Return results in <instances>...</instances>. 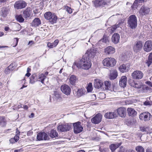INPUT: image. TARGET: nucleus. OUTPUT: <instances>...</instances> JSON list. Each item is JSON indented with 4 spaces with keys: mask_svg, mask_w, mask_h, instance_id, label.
I'll return each mask as SVG.
<instances>
[{
    "mask_svg": "<svg viewBox=\"0 0 152 152\" xmlns=\"http://www.w3.org/2000/svg\"><path fill=\"white\" fill-rule=\"evenodd\" d=\"M91 60L89 58H87L83 56L82 58L77 63H74L72 67L74 68L75 66L78 68H81L84 69H89L91 66Z\"/></svg>",
    "mask_w": 152,
    "mask_h": 152,
    "instance_id": "nucleus-1",
    "label": "nucleus"
},
{
    "mask_svg": "<svg viewBox=\"0 0 152 152\" xmlns=\"http://www.w3.org/2000/svg\"><path fill=\"white\" fill-rule=\"evenodd\" d=\"M127 23L130 28H135L137 26V20L136 16L134 15H130L128 18Z\"/></svg>",
    "mask_w": 152,
    "mask_h": 152,
    "instance_id": "nucleus-2",
    "label": "nucleus"
},
{
    "mask_svg": "<svg viewBox=\"0 0 152 152\" xmlns=\"http://www.w3.org/2000/svg\"><path fill=\"white\" fill-rule=\"evenodd\" d=\"M116 63V61L113 58H107L103 61L104 66L107 67H113L115 65Z\"/></svg>",
    "mask_w": 152,
    "mask_h": 152,
    "instance_id": "nucleus-3",
    "label": "nucleus"
},
{
    "mask_svg": "<svg viewBox=\"0 0 152 152\" xmlns=\"http://www.w3.org/2000/svg\"><path fill=\"white\" fill-rule=\"evenodd\" d=\"M110 0H96L94 2V6L96 7H105L108 5Z\"/></svg>",
    "mask_w": 152,
    "mask_h": 152,
    "instance_id": "nucleus-4",
    "label": "nucleus"
},
{
    "mask_svg": "<svg viewBox=\"0 0 152 152\" xmlns=\"http://www.w3.org/2000/svg\"><path fill=\"white\" fill-rule=\"evenodd\" d=\"M27 5V3L23 0H19L16 1L14 7L15 9L18 10L25 8Z\"/></svg>",
    "mask_w": 152,
    "mask_h": 152,
    "instance_id": "nucleus-5",
    "label": "nucleus"
},
{
    "mask_svg": "<svg viewBox=\"0 0 152 152\" xmlns=\"http://www.w3.org/2000/svg\"><path fill=\"white\" fill-rule=\"evenodd\" d=\"M74 126V132L77 134L82 132L83 130V127L81 125L80 122H78L73 124Z\"/></svg>",
    "mask_w": 152,
    "mask_h": 152,
    "instance_id": "nucleus-6",
    "label": "nucleus"
},
{
    "mask_svg": "<svg viewBox=\"0 0 152 152\" xmlns=\"http://www.w3.org/2000/svg\"><path fill=\"white\" fill-rule=\"evenodd\" d=\"M71 129L70 125L66 124H61L58 125L57 127L58 130L61 132L67 131Z\"/></svg>",
    "mask_w": 152,
    "mask_h": 152,
    "instance_id": "nucleus-7",
    "label": "nucleus"
},
{
    "mask_svg": "<svg viewBox=\"0 0 152 152\" xmlns=\"http://www.w3.org/2000/svg\"><path fill=\"white\" fill-rule=\"evenodd\" d=\"M96 53V50L91 49L88 50L83 56L87 58H89L91 60V58L94 57Z\"/></svg>",
    "mask_w": 152,
    "mask_h": 152,
    "instance_id": "nucleus-8",
    "label": "nucleus"
},
{
    "mask_svg": "<svg viewBox=\"0 0 152 152\" xmlns=\"http://www.w3.org/2000/svg\"><path fill=\"white\" fill-rule=\"evenodd\" d=\"M143 73L140 70H136L134 71L132 74V78L135 79H140L143 76Z\"/></svg>",
    "mask_w": 152,
    "mask_h": 152,
    "instance_id": "nucleus-9",
    "label": "nucleus"
},
{
    "mask_svg": "<svg viewBox=\"0 0 152 152\" xmlns=\"http://www.w3.org/2000/svg\"><path fill=\"white\" fill-rule=\"evenodd\" d=\"M151 117V115L148 112H144L141 113L139 115V118L141 120H144L146 121L149 120Z\"/></svg>",
    "mask_w": 152,
    "mask_h": 152,
    "instance_id": "nucleus-10",
    "label": "nucleus"
},
{
    "mask_svg": "<svg viewBox=\"0 0 152 152\" xmlns=\"http://www.w3.org/2000/svg\"><path fill=\"white\" fill-rule=\"evenodd\" d=\"M144 50L147 52H149L152 50V41L148 40L145 42L144 47Z\"/></svg>",
    "mask_w": 152,
    "mask_h": 152,
    "instance_id": "nucleus-11",
    "label": "nucleus"
},
{
    "mask_svg": "<svg viewBox=\"0 0 152 152\" xmlns=\"http://www.w3.org/2000/svg\"><path fill=\"white\" fill-rule=\"evenodd\" d=\"M61 89L62 92L66 95H69L71 93V89L69 86L64 84L61 86Z\"/></svg>",
    "mask_w": 152,
    "mask_h": 152,
    "instance_id": "nucleus-12",
    "label": "nucleus"
},
{
    "mask_svg": "<svg viewBox=\"0 0 152 152\" xmlns=\"http://www.w3.org/2000/svg\"><path fill=\"white\" fill-rule=\"evenodd\" d=\"M37 140L39 141L43 140H47L49 138L47 134L44 132L39 133L37 135Z\"/></svg>",
    "mask_w": 152,
    "mask_h": 152,
    "instance_id": "nucleus-13",
    "label": "nucleus"
},
{
    "mask_svg": "<svg viewBox=\"0 0 152 152\" xmlns=\"http://www.w3.org/2000/svg\"><path fill=\"white\" fill-rule=\"evenodd\" d=\"M102 115L100 114H97L91 119L92 122L95 124H98L101 121Z\"/></svg>",
    "mask_w": 152,
    "mask_h": 152,
    "instance_id": "nucleus-14",
    "label": "nucleus"
},
{
    "mask_svg": "<svg viewBox=\"0 0 152 152\" xmlns=\"http://www.w3.org/2000/svg\"><path fill=\"white\" fill-rule=\"evenodd\" d=\"M10 11V9L8 7H3L1 9L0 15L3 17H6L9 14Z\"/></svg>",
    "mask_w": 152,
    "mask_h": 152,
    "instance_id": "nucleus-15",
    "label": "nucleus"
},
{
    "mask_svg": "<svg viewBox=\"0 0 152 152\" xmlns=\"http://www.w3.org/2000/svg\"><path fill=\"white\" fill-rule=\"evenodd\" d=\"M142 44L140 41H138L135 43L134 45L133 49L135 52H137L140 51L142 48Z\"/></svg>",
    "mask_w": 152,
    "mask_h": 152,
    "instance_id": "nucleus-16",
    "label": "nucleus"
},
{
    "mask_svg": "<svg viewBox=\"0 0 152 152\" xmlns=\"http://www.w3.org/2000/svg\"><path fill=\"white\" fill-rule=\"evenodd\" d=\"M130 66V64H123L119 66V69L122 72H127L129 69Z\"/></svg>",
    "mask_w": 152,
    "mask_h": 152,
    "instance_id": "nucleus-17",
    "label": "nucleus"
},
{
    "mask_svg": "<svg viewBox=\"0 0 152 152\" xmlns=\"http://www.w3.org/2000/svg\"><path fill=\"white\" fill-rule=\"evenodd\" d=\"M150 11L149 8L143 6L140 10V13L142 15H146L148 14Z\"/></svg>",
    "mask_w": 152,
    "mask_h": 152,
    "instance_id": "nucleus-18",
    "label": "nucleus"
},
{
    "mask_svg": "<svg viewBox=\"0 0 152 152\" xmlns=\"http://www.w3.org/2000/svg\"><path fill=\"white\" fill-rule=\"evenodd\" d=\"M126 109L124 107H120L117 110L118 114L122 117H125L126 115Z\"/></svg>",
    "mask_w": 152,
    "mask_h": 152,
    "instance_id": "nucleus-19",
    "label": "nucleus"
},
{
    "mask_svg": "<svg viewBox=\"0 0 152 152\" xmlns=\"http://www.w3.org/2000/svg\"><path fill=\"white\" fill-rule=\"evenodd\" d=\"M127 77L126 76H122L119 81V85L122 87L124 88L126 86Z\"/></svg>",
    "mask_w": 152,
    "mask_h": 152,
    "instance_id": "nucleus-20",
    "label": "nucleus"
},
{
    "mask_svg": "<svg viewBox=\"0 0 152 152\" xmlns=\"http://www.w3.org/2000/svg\"><path fill=\"white\" fill-rule=\"evenodd\" d=\"M104 52L108 54H113L115 52V49L112 46H109L105 49Z\"/></svg>",
    "mask_w": 152,
    "mask_h": 152,
    "instance_id": "nucleus-21",
    "label": "nucleus"
},
{
    "mask_svg": "<svg viewBox=\"0 0 152 152\" xmlns=\"http://www.w3.org/2000/svg\"><path fill=\"white\" fill-rule=\"evenodd\" d=\"M31 13V8L30 7L27 8L23 12V16L25 18L30 17Z\"/></svg>",
    "mask_w": 152,
    "mask_h": 152,
    "instance_id": "nucleus-22",
    "label": "nucleus"
},
{
    "mask_svg": "<svg viewBox=\"0 0 152 152\" xmlns=\"http://www.w3.org/2000/svg\"><path fill=\"white\" fill-rule=\"evenodd\" d=\"M103 83L101 80L98 79L95 80L94 81V87L98 89L102 87L103 85Z\"/></svg>",
    "mask_w": 152,
    "mask_h": 152,
    "instance_id": "nucleus-23",
    "label": "nucleus"
},
{
    "mask_svg": "<svg viewBox=\"0 0 152 152\" xmlns=\"http://www.w3.org/2000/svg\"><path fill=\"white\" fill-rule=\"evenodd\" d=\"M121 143H115L112 144L110 145L109 147L110 149L111 150L112 152H114L115 149L118 148L121 145Z\"/></svg>",
    "mask_w": 152,
    "mask_h": 152,
    "instance_id": "nucleus-24",
    "label": "nucleus"
},
{
    "mask_svg": "<svg viewBox=\"0 0 152 152\" xmlns=\"http://www.w3.org/2000/svg\"><path fill=\"white\" fill-rule=\"evenodd\" d=\"M104 116L106 118L112 119L116 117V115L114 112H110L106 113Z\"/></svg>",
    "mask_w": 152,
    "mask_h": 152,
    "instance_id": "nucleus-25",
    "label": "nucleus"
},
{
    "mask_svg": "<svg viewBox=\"0 0 152 152\" xmlns=\"http://www.w3.org/2000/svg\"><path fill=\"white\" fill-rule=\"evenodd\" d=\"M119 39V35L118 33H115L113 35L112 40L114 43L116 44L118 42Z\"/></svg>",
    "mask_w": 152,
    "mask_h": 152,
    "instance_id": "nucleus-26",
    "label": "nucleus"
},
{
    "mask_svg": "<svg viewBox=\"0 0 152 152\" xmlns=\"http://www.w3.org/2000/svg\"><path fill=\"white\" fill-rule=\"evenodd\" d=\"M41 24V21L38 18H36L33 20L31 23L32 26L34 27H37Z\"/></svg>",
    "mask_w": 152,
    "mask_h": 152,
    "instance_id": "nucleus-27",
    "label": "nucleus"
},
{
    "mask_svg": "<svg viewBox=\"0 0 152 152\" xmlns=\"http://www.w3.org/2000/svg\"><path fill=\"white\" fill-rule=\"evenodd\" d=\"M118 76L117 72L116 70H112L110 71V78L111 80L115 79Z\"/></svg>",
    "mask_w": 152,
    "mask_h": 152,
    "instance_id": "nucleus-28",
    "label": "nucleus"
},
{
    "mask_svg": "<svg viewBox=\"0 0 152 152\" xmlns=\"http://www.w3.org/2000/svg\"><path fill=\"white\" fill-rule=\"evenodd\" d=\"M127 110L128 114L130 116H134L137 115V112L133 108H129L127 109Z\"/></svg>",
    "mask_w": 152,
    "mask_h": 152,
    "instance_id": "nucleus-29",
    "label": "nucleus"
},
{
    "mask_svg": "<svg viewBox=\"0 0 152 152\" xmlns=\"http://www.w3.org/2000/svg\"><path fill=\"white\" fill-rule=\"evenodd\" d=\"M58 42L59 40L58 39H56L53 43H48L47 46L50 48H52L56 47L58 45Z\"/></svg>",
    "mask_w": 152,
    "mask_h": 152,
    "instance_id": "nucleus-30",
    "label": "nucleus"
},
{
    "mask_svg": "<svg viewBox=\"0 0 152 152\" xmlns=\"http://www.w3.org/2000/svg\"><path fill=\"white\" fill-rule=\"evenodd\" d=\"M49 135L52 138L58 137V134L56 130L53 129L51 130Z\"/></svg>",
    "mask_w": 152,
    "mask_h": 152,
    "instance_id": "nucleus-31",
    "label": "nucleus"
},
{
    "mask_svg": "<svg viewBox=\"0 0 152 152\" xmlns=\"http://www.w3.org/2000/svg\"><path fill=\"white\" fill-rule=\"evenodd\" d=\"M77 77L73 75H71L70 77L69 80L70 83L72 84H74L77 81Z\"/></svg>",
    "mask_w": 152,
    "mask_h": 152,
    "instance_id": "nucleus-32",
    "label": "nucleus"
},
{
    "mask_svg": "<svg viewBox=\"0 0 152 152\" xmlns=\"http://www.w3.org/2000/svg\"><path fill=\"white\" fill-rule=\"evenodd\" d=\"M57 20V17L56 15L53 13V14L50 17V19L49 20V22H50L51 23L53 24L55 23L56 22Z\"/></svg>",
    "mask_w": 152,
    "mask_h": 152,
    "instance_id": "nucleus-33",
    "label": "nucleus"
},
{
    "mask_svg": "<svg viewBox=\"0 0 152 152\" xmlns=\"http://www.w3.org/2000/svg\"><path fill=\"white\" fill-rule=\"evenodd\" d=\"M152 63V52L149 53L148 56V60L146 62V64L149 66Z\"/></svg>",
    "mask_w": 152,
    "mask_h": 152,
    "instance_id": "nucleus-34",
    "label": "nucleus"
},
{
    "mask_svg": "<svg viewBox=\"0 0 152 152\" xmlns=\"http://www.w3.org/2000/svg\"><path fill=\"white\" fill-rule=\"evenodd\" d=\"M15 66V64L14 63L11 64L8 66V67L6 68L5 70V72L6 74H8V72H7V70H11L12 71L14 69V66Z\"/></svg>",
    "mask_w": 152,
    "mask_h": 152,
    "instance_id": "nucleus-35",
    "label": "nucleus"
},
{
    "mask_svg": "<svg viewBox=\"0 0 152 152\" xmlns=\"http://www.w3.org/2000/svg\"><path fill=\"white\" fill-rule=\"evenodd\" d=\"M53 14V13L50 12H46L44 14V17L46 19L49 20L50 17Z\"/></svg>",
    "mask_w": 152,
    "mask_h": 152,
    "instance_id": "nucleus-36",
    "label": "nucleus"
},
{
    "mask_svg": "<svg viewBox=\"0 0 152 152\" xmlns=\"http://www.w3.org/2000/svg\"><path fill=\"white\" fill-rule=\"evenodd\" d=\"M36 75L35 74L32 75L30 77V83L31 84L34 83L37 81V80L35 79Z\"/></svg>",
    "mask_w": 152,
    "mask_h": 152,
    "instance_id": "nucleus-37",
    "label": "nucleus"
},
{
    "mask_svg": "<svg viewBox=\"0 0 152 152\" xmlns=\"http://www.w3.org/2000/svg\"><path fill=\"white\" fill-rule=\"evenodd\" d=\"M85 93V91L83 89H79L77 92V95L78 97H80L83 95Z\"/></svg>",
    "mask_w": 152,
    "mask_h": 152,
    "instance_id": "nucleus-38",
    "label": "nucleus"
},
{
    "mask_svg": "<svg viewBox=\"0 0 152 152\" xmlns=\"http://www.w3.org/2000/svg\"><path fill=\"white\" fill-rule=\"evenodd\" d=\"M16 18L17 20L20 23L23 22L24 20V19L23 18L22 15H17L16 16Z\"/></svg>",
    "mask_w": 152,
    "mask_h": 152,
    "instance_id": "nucleus-39",
    "label": "nucleus"
},
{
    "mask_svg": "<svg viewBox=\"0 0 152 152\" xmlns=\"http://www.w3.org/2000/svg\"><path fill=\"white\" fill-rule=\"evenodd\" d=\"M104 85L105 86V89L109 90L110 87L111 83L109 81H106L104 82Z\"/></svg>",
    "mask_w": 152,
    "mask_h": 152,
    "instance_id": "nucleus-40",
    "label": "nucleus"
},
{
    "mask_svg": "<svg viewBox=\"0 0 152 152\" xmlns=\"http://www.w3.org/2000/svg\"><path fill=\"white\" fill-rule=\"evenodd\" d=\"M46 78V76L43 74H41L39 76L38 78L40 79L39 81L43 83H44V80Z\"/></svg>",
    "mask_w": 152,
    "mask_h": 152,
    "instance_id": "nucleus-41",
    "label": "nucleus"
},
{
    "mask_svg": "<svg viewBox=\"0 0 152 152\" xmlns=\"http://www.w3.org/2000/svg\"><path fill=\"white\" fill-rule=\"evenodd\" d=\"M14 30L16 31H18L21 29V26L18 23L15 24L14 26Z\"/></svg>",
    "mask_w": 152,
    "mask_h": 152,
    "instance_id": "nucleus-42",
    "label": "nucleus"
},
{
    "mask_svg": "<svg viewBox=\"0 0 152 152\" xmlns=\"http://www.w3.org/2000/svg\"><path fill=\"white\" fill-rule=\"evenodd\" d=\"M133 86L134 88H139L141 87L142 84L140 83L139 82L134 83V84H133Z\"/></svg>",
    "mask_w": 152,
    "mask_h": 152,
    "instance_id": "nucleus-43",
    "label": "nucleus"
},
{
    "mask_svg": "<svg viewBox=\"0 0 152 152\" xmlns=\"http://www.w3.org/2000/svg\"><path fill=\"white\" fill-rule=\"evenodd\" d=\"M136 150L138 152H145L144 148L140 146L136 147Z\"/></svg>",
    "mask_w": 152,
    "mask_h": 152,
    "instance_id": "nucleus-44",
    "label": "nucleus"
},
{
    "mask_svg": "<svg viewBox=\"0 0 152 152\" xmlns=\"http://www.w3.org/2000/svg\"><path fill=\"white\" fill-rule=\"evenodd\" d=\"M87 91L88 92H91V91L93 89V88L92 87V84L91 83H89L87 88Z\"/></svg>",
    "mask_w": 152,
    "mask_h": 152,
    "instance_id": "nucleus-45",
    "label": "nucleus"
},
{
    "mask_svg": "<svg viewBox=\"0 0 152 152\" xmlns=\"http://www.w3.org/2000/svg\"><path fill=\"white\" fill-rule=\"evenodd\" d=\"M118 27V25H114L112 26V27H110L109 28V29L111 30V31H110L111 32H113Z\"/></svg>",
    "mask_w": 152,
    "mask_h": 152,
    "instance_id": "nucleus-46",
    "label": "nucleus"
},
{
    "mask_svg": "<svg viewBox=\"0 0 152 152\" xmlns=\"http://www.w3.org/2000/svg\"><path fill=\"white\" fill-rule=\"evenodd\" d=\"M108 42V39L106 38H105L99 40V43H101L102 42H103L105 43H107Z\"/></svg>",
    "mask_w": 152,
    "mask_h": 152,
    "instance_id": "nucleus-47",
    "label": "nucleus"
},
{
    "mask_svg": "<svg viewBox=\"0 0 152 152\" xmlns=\"http://www.w3.org/2000/svg\"><path fill=\"white\" fill-rule=\"evenodd\" d=\"M53 95L57 99H59L61 97L60 95L58 93L57 91H55L54 92Z\"/></svg>",
    "mask_w": 152,
    "mask_h": 152,
    "instance_id": "nucleus-48",
    "label": "nucleus"
},
{
    "mask_svg": "<svg viewBox=\"0 0 152 152\" xmlns=\"http://www.w3.org/2000/svg\"><path fill=\"white\" fill-rule=\"evenodd\" d=\"M65 9L66 10V11L70 14H71L72 12V10L71 8L68 6H66L65 7Z\"/></svg>",
    "mask_w": 152,
    "mask_h": 152,
    "instance_id": "nucleus-49",
    "label": "nucleus"
},
{
    "mask_svg": "<svg viewBox=\"0 0 152 152\" xmlns=\"http://www.w3.org/2000/svg\"><path fill=\"white\" fill-rule=\"evenodd\" d=\"M148 128H145L144 127H140V130L142 132H145L146 133L148 134V132H147V130L148 129Z\"/></svg>",
    "mask_w": 152,
    "mask_h": 152,
    "instance_id": "nucleus-50",
    "label": "nucleus"
},
{
    "mask_svg": "<svg viewBox=\"0 0 152 152\" xmlns=\"http://www.w3.org/2000/svg\"><path fill=\"white\" fill-rule=\"evenodd\" d=\"M138 3L137 1V0H135L133 3V5L132 6V8H136L137 7V4Z\"/></svg>",
    "mask_w": 152,
    "mask_h": 152,
    "instance_id": "nucleus-51",
    "label": "nucleus"
},
{
    "mask_svg": "<svg viewBox=\"0 0 152 152\" xmlns=\"http://www.w3.org/2000/svg\"><path fill=\"white\" fill-rule=\"evenodd\" d=\"M13 138L15 139V141L17 142L19 139V135L16 134L14 137V138Z\"/></svg>",
    "mask_w": 152,
    "mask_h": 152,
    "instance_id": "nucleus-52",
    "label": "nucleus"
},
{
    "mask_svg": "<svg viewBox=\"0 0 152 152\" xmlns=\"http://www.w3.org/2000/svg\"><path fill=\"white\" fill-rule=\"evenodd\" d=\"M18 40V38H15L14 39V41L15 42V44L13 47H15L17 45Z\"/></svg>",
    "mask_w": 152,
    "mask_h": 152,
    "instance_id": "nucleus-53",
    "label": "nucleus"
},
{
    "mask_svg": "<svg viewBox=\"0 0 152 152\" xmlns=\"http://www.w3.org/2000/svg\"><path fill=\"white\" fill-rule=\"evenodd\" d=\"M10 142L12 144L14 143L15 142H16V141H15V139H14L13 138H11L10 140Z\"/></svg>",
    "mask_w": 152,
    "mask_h": 152,
    "instance_id": "nucleus-54",
    "label": "nucleus"
},
{
    "mask_svg": "<svg viewBox=\"0 0 152 152\" xmlns=\"http://www.w3.org/2000/svg\"><path fill=\"white\" fill-rule=\"evenodd\" d=\"M33 132L31 131H29L28 132L27 134L28 136H30L33 134Z\"/></svg>",
    "mask_w": 152,
    "mask_h": 152,
    "instance_id": "nucleus-55",
    "label": "nucleus"
},
{
    "mask_svg": "<svg viewBox=\"0 0 152 152\" xmlns=\"http://www.w3.org/2000/svg\"><path fill=\"white\" fill-rule=\"evenodd\" d=\"M125 150L123 147H120L118 152H124Z\"/></svg>",
    "mask_w": 152,
    "mask_h": 152,
    "instance_id": "nucleus-56",
    "label": "nucleus"
},
{
    "mask_svg": "<svg viewBox=\"0 0 152 152\" xmlns=\"http://www.w3.org/2000/svg\"><path fill=\"white\" fill-rule=\"evenodd\" d=\"M144 104L147 106L150 105V103L149 101H145L144 103Z\"/></svg>",
    "mask_w": 152,
    "mask_h": 152,
    "instance_id": "nucleus-57",
    "label": "nucleus"
},
{
    "mask_svg": "<svg viewBox=\"0 0 152 152\" xmlns=\"http://www.w3.org/2000/svg\"><path fill=\"white\" fill-rule=\"evenodd\" d=\"M6 1V0H0V5H1L2 3H4Z\"/></svg>",
    "mask_w": 152,
    "mask_h": 152,
    "instance_id": "nucleus-58",
    "label": "nucleus"
},
{
    "mask_svg": "<svg viewBox=\"0 0 152 152\" xmlns=\"http://www.w3.org/2000/svg\"><path fill=\"white\" fill-rule=\"evenodd\" d=\"M35 15L37 14L38 12V10L37 9H36L33 11Z\"/></svg>",
    "mask_w": 152,
    "mask_h": 152,
    "instance_id": "nucleus-59",
    "label": "nucleus"
},
{
    "mask_svg": "<svg viewBox=\"0 0 152 152\" xmlns=\"http://www.w3.org/2000/svg\"><path fill=\"white\" fill-rule=\"evenodd\" d=\"M23 108L27 110L28 109V107L26 105H23Z\"/></svg>",
    "mask_w": 152,
    "mask_h": 152,
    "instance_id": "nucleus-60",
    "label": "nucleus"
},
{
    "mask_svg": "<svg viewBox=\"0 0 152 152\" xmlns=\"http://www.w3.org/2000/svg\"><path fill=\"white\" fill-rule=\"evenodd\" d=\"M16 133L17 134H19V135L20 132L19 131L18 129H16Z\"/></svg>",
    "mask_w": 152,
    "mask_h": 152,
    "instance_id": "nucleus-61",
    "label": "nucleus"
},
{
    "mask_svg": "<svg viewBox=\"0 0 152 152\" xmlns=\"http://www.w3.org/2000/svg\"><path fill=\"white\" fill-rule=\"evenodd\" d=\"M31 75V74L27 72L25 76L28 77H29Z\"/></svg>",
    "mask_w": 152,
    "mask_h": 152,
    "instance_id": "nucleus-62",
    "label": "nucleus"
},
{
    "mask_svg": "<svg viewBox=\"0 0 152 152\" xmlns=\"http://www.w3.org/2000/svg\"><path fill=\"white\" fill-rule=\"evenodd\" d=\"M34 44V42L33 41H31L29 42L28 45L31 44V45Z\"/></svg>",
    "mask_w": 152,
    "mask_h": 152,
    "instance_id": "nucleus-63",
    "label": "nucleus"
},
{
    "mask_svg": "<svg viewBox=\"0 0 152 152\" xmlns=\"http://www.w3.org/2000/svg\"><path fill=\"white\" fill-rule=\"evenodd\" d=\"M34 113H32L31 114V115L29 117L30 118H33L34 117Z\"/></svg>",
    "mask_w": 152,
    "mask_h": 152,
    "instance_id": "nucleus-64",
    "label": "nucleus"
}]
</instances>
